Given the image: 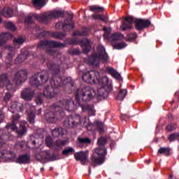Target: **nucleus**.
<instances>
[{"instance_id": "f257e3e1", "label": "nucleus", "mask_w": 179, "mask_h": 179, "mask_svg": "<svg viewBox=\"0 0 179 179\" xmlns=\"http://www.w3.org/2000/svg\"><path fill=\"white\" fill-rule=\"evenodd\" d=\"M27 79V70H20L14 76L13 84L10 83V81L8 80V76L6 74H2L0 76V87L6 86L8 90H15L17 85L23 83Z\"/></svg>"}, {"instance_id": "f03ea898", "label": "nucleus", "mask_w": 179, "mask_h": 179, "mask_svg": "<svg viewBox=\"0 0 179 179\" xmlns=\"http://www.w3.org/2000/svg\"><path fill=\"white\" fill-rule=\"evenodd\" d=\"M99 148H96L93 152L90 158L91 166H97L104 163V157L107 155V150L104 145L107 143V138L101 137L98 139Z\"/></svg>"}, {"instance_id": "7ed1b4c3", "label": "nucleus", "mask_w": 179, "mask_h": 179, "mask_svg": "<svg viewBox=\"0 0 179 179\" xmlns=\"http://www.w3.org/2000/svg\"><path fill=\"white\" fill-rule=\"evenodd\" d=\"M83 80L86 83H99L101 87L99 91L103 92V87L108 85V78L103 77L100 79V73L96 71H90L83 75Z\"/></svg>"}, {"instance_id": "20e7f679", "label": "nucleus", "mask_w": 179, "mask_h": 179, "mask_svg": "<svg viewBox=\"0 0 179 179\" xmlns=\"http://www.w3.org/2000/svg\"><path fill=\"white\" fill-rule=\"evenodd\" d=\"M62 15V12L61 11H52L50 13L40 15H28V17H25V22L31 23V20H33V19H36V20H39V22H44L45 23H47V20H50V19L61 17Z\"/></svg>"}, {"instance_id": "39448f33", "label": "nucleus", "mask_w": 179, "mask_h": 179, "mask_svg": "<svg viewBox=\"0 0 179 179\" xmlns=\"http://www.w3.org/2000/svg\"><path fill=\"white\" fill-rule=\"evenodd\" d=\"M97 55H94L89 57L88 63L93 66H97L100 64V61H108V55L106 53V49L101 45L97 47Z\"/></svg>"}, {"instance_id": "423d86ee", "label": "nucleus", "mask_w": 179, "mask_h": 179, "mask_svg": "<svg viewBox=\"0 0 179 179\" xmlns=\"http://www.w3.org/2000/svg\"><path fill=\"white\" fill-rule=\"evenodd\" d=\"M96 96V92L94 90L86 87L83 90H78L76 94V99L79 100L80 99H83L85 101H89V100H92Z\"/></svg>"}, {"instance_id": "0eeeda50", "label": "nucleus", "mask_w": 179, "mask_h": 179, "mask_svg": "<svg viewBox=\"0 0 179 179\" xmlns=\"http://www.w3.org/2000/svg\"><path fill=\"white\" fill-rule=\"evenodd\" d=\"M48 73H45L44 75H41L40 73L35 74L30 78V84L32 86H40V85H43V83H46L47 80H48Z\"/></svg>"}, {"instance_id": "6e6552de", "label": "nucleus", "mask_w": 179, "mask_h": 179, "mask_svg": "<svg viewBox=\"0 0 179 179\" xmlns=\"http://www.w3.org/2000/svg\"><path fill=\"white\" fill-rule=\"evenodd\" d=\"M42 44L45 45L48 54L50 55H55V54H57L54 48H57V47H64V45L61 43L52 41H45L42 42Z\"/></svg>"}, {"instance_id": "1a4fd4ad", "label": "nucleus", "mask_w": 179, "mask_h": 179, "mask_svg": "<svg viewBox=\"0 0 179 179\" xmlns=\"http://www.w3.org/2000/svg\"><path fill=\"white\" fill-rule=\"evenodd\" d=\"M74 157L76 160L80 161L83 166L89 163V152L88 151H81L76 152L74 154Z\"/></svg>"}, {"instance_id": "9d476101", "label": "nucleus", "mask_w": 179, "mask_h": 179, "mask_svg": "<svg viewBox=\"0 0 179 179\" xmlns=\"http://www.w3.org/2000/svg\"><path fill=\"white\" fill-rule=\"evenodd\" d=\"M137 19L132 16H127L124 17V20L123 24L121 25L120 29L124 31V30H128V29H131L132 27V23H135Z\"/></svg>"}, {"instance_id": "9b49d317", "label": "nucleus", "mask_w": 179, "mask_h": 179, "mask_svg": "<svg viewBox=\"0 0 179 179\" xmlns=\"http://www.w3.org/2000/svg\"><path fill=\"white\" fill-rule=\"evenodd\" d=\"M150 26V21L148 20H141L137 19L135 21V27L136 30H143V29H146Z\"/></svg>"}, {"instance_id": "f8f14e48", "label": "nucleus", "mask_w": 179, "mask_h": 179, "mask_svg": "<svg viewBox=\"0 0 179 179\" xmlns=\"http://www.w3.org/2000/svg\"><path fill=\"white\" fill-rule=\"evenodd\" d=\"M63 29H66L67 30H72L73 29V22L72 21V18H71L69 21L66 20L64 23L59 22L56 24V28L59 29V27Z\"/></svg>"}, {"instance_id": "ddd939ff", "label": "nucleus", "mask_w": 179, "mask_h": 179, "mask_svg": "<svg viewBox=\"0 0 179 179\" xmlns=\"http://www.w3.org/2000/svg\"><path fill=\"white\" fill-rule=\"evenodd\" d=\"M21 96L24 100L29 101L33 99V96H34V91L29 88H27L22 92Z\"/></svg>"}, {"instance_id": "4468645a", "label": "nucleus", "mask_w": 179, "mask_h": 179, "mask_svg": "<svg viewBox=\"0 0 179 179\" xmlns=\"http://www.w3.org/2000/svg\"><path fill=\"white\" fill-rule=\"evenodd\" d=\"M80 46L83 48L84 54H87L90 50H92V47H90V41L88 39H83L80 42Z\"/></svg>"}, {"instance_id": "2eb2a0df", "label": "nucleus", "mask_w": 179, "mask_h": 179, "mask_svg": "<svg viewBox=\"0 0 179 179\" xmlns=\"http://www.w3.org/2000/svg\"><path fill=\"white\" fill-rule=\"evenodd\" d=\"M12 37H13V36H12V34L9 33L1 34V35L0 36V47L1 45H2V44H3V43H6V41H8V40H10Z\"/></svg>"}, {"instance_id": "dca6fc26", "label": "nucleus", "mask_w": 179, "mask_h": 179, "mask_svg": "<svg viewBox=\"0 0 179 179\" xmlns=\"http://www.w3.org/2000/svg\"><path fill=\"white\" fill-rule=\"evenodd\" d=\"M32 5L36 9H41L45 6V0H32Z\"/></svg>"}, {"instance_id": "f3484780", "label": "nucleus", "mask_w": 179, "mask_h": 179, "mask_svg": "<svg viewBox=\"0 0 179 179\" xmlns=\"http://www.w3.org/2000/svg\"><path fill=\"white\" fill-rule=\"evenodd\" d=\"M17 163L20 164L30 163V157L29 155H22L17 159Z\"/></svg>"}, {"instance_id": "a211bd4d", "label": "nucleus", "mask_w": 179, "mask_h": 179, "mask_svg": "<svg viewBox=\"0 0 179 179\" xmlns=\"http://www.w3.org/2000/svg\"><path fill=\"white\" fill-rule=\"evenodd\" d=\"M10 109L13 110H11L12 113H15V111L22 112L23 111V105L21 103H14L11 105Z\"/></svg>"}, {"instance_id": "6ab92c4d", "label": "nucleus", "mask_w": 179, "mask_h": 179, "mask_svg": "<svg viewBox=\"0 0 179 179\" xmlns=\"http://www.w3.org/2000/svg\"><path fill=\"white\" fill-rule=\"evenodd\" d=\"M2 15L5 16V17H12V16H13V11L9 8H4L2 11Z\"/></svg>"}, {"instance_id": "aec40b11", "label": "nucleus", "mask_w": 179, "mask_h": 179, "mask_svg": "<svg viewBox=\"0 0 179 179\" xmlns=\"http://www.w3.org/2000/svg\"><path fill=\"white\" fill-rule=\"evenodd\" d=\"M60 104L62 105V108H64V110H67L68 111H69L70 109V106L71 104H73V102L72 101V100H66L64 101V103H61Z\"/></svg>"}, {"instance_id": "412c9836", "label": "nucleus", "mask_w": 179, "mask_h": 179, "mask_svg": "<svg viewBox=\"0 0 179 179\" xmlns=\"http://www.w3.org/2000/svg\"><path fill=\"white\" fill-rule=\"evenodd\" d=\"M73 34V36H87L89 34V29L84 28L81 31H75Z\"/></svg>"}, {"instance_id": "4be33fe9", "label": "nucleus", "mask_w": 179, "mask_h": 179, "mask_svg": "<svg viewBox=\"0 0 179 179\" xmlns=\"http://www.w3.org/2000/svg\"><path fill=\"white\" fill-rule=\"evenodd\" d=\"M45 118L47 122H52L54 123L55 121H57V117L54 116V113H50L45 115Z\"/></svg>"}, {"instance_id": "5701e85b", "label": "nucleus", "mask_w": 179, "mask_h": 179, "mask_svg": "<svg viewBox=\"0 0 179 179\" xmlns=\"http://www.w3.org/2000/svg\"><path fill=\"white\" fill-rule=\"evenodd\" d=\"M127 90H120L119 92V94L117 96V100L122 101L124 99H125V96H127Z\"/></svg>"}, {"instance_id": "b1692460", "label": "nucleus", "mask_w": 179, "mask_h": 179, "mask_svg": "<svg viewBox=\"0 0 179 179\" xmlns=\"http://www.w3.org/2000/svg\"><path fill=\"white\" fill-rule=\"evenodd\" d=\"M90 10H91V12L100 13V12H103V10H104V8L103 7H100L98 6H91L90 7Z\"/></svg>"}, {"instance_id": "393cba45", "label": "nucleus", "mask_w": 179, "mask_h": 179, "mask_svg": "<svg viewBox=\"0 0 179 179\" xmlns=\"http://www.w3.org/2000/svg\"><path fill=\"white\" fill-rule=\"evenodd\" d=\"M107 71L111 74L112 76H113V78H116V79H119V78L121 76L118 72L115 71V70L111 68H108Z\"/></svg>"}, {"instance_id": "a878e982", "label": "nucleus", "mask_w": 179, "mask_h": 179, "mask_svg": "<svg viewBox=\"0 0 179 179\" xmlns=\"http://www.w3.org/2000/svg\"><path fill=\"white\" fill-rule=\"evenodd\" d=\"M159 155H166V156H170V149L167 148H161L158 150Z\"/></svg>"}, {"instance_id": "bb28decb", "label": "nucleus", "mask_w": 179, "mask_h": 179, "mask_svg": "<svg viewBox=\"0 0 179 179\" xmlns=\"http://www.w3.org/2000/svg\"><path fill=\"white\" fill-rule=\"evenodd\" d=\"M26 125H27V122H23L20 124V130L18 131L19 135H23L26 132Z\"/></svg>"}, {"instance_id": "cd10ccee", "label": "nucleus", "mask_w": 179, "mask_h": 179, "mask_svg": "<svg viewBox=\"0 0 179 179\" xmlns=\"http://www.w3.org/2000/svg\"><path fill=\"white\" fill-rule=\"evenodd\" d=\"M45 142L48 148H54L55 144L52 142V138H51V136L46 137Z\"/></svg>"}, {"instance_id": "c85d7f7f", "label": "nucleus", "mask_w": 179, "mask_h": 179, "mask_svg": "<svg viewBox=\"0 0 179 179\" xmlns=\"http://www.w3.org/2000/svg\"><path fill=\"white\" fill-rule=\"evenodd\" d=\"M75 152V150L73 148H66L62 151V155H64L65 156H68V155H72Z\"/></svg>"}, {"instance_id": "c756f323", "label": "nucleus", "mask_w": 179, "mask_h": 179, "mask_svg": "<svg viewBox=\"0 0 179 179\" xmlns=\"http://www.w3.org/2000/svg\"><path fill=\"white\" fill-rule=\"evenodd\" d=\"M6 129L8 131H15L17 132V127H16V124H15V122H13L11 124H8Z\"/></svg>"}, {"instance_id": "7c9ffc66", "label": "nucleus", "mask_w": 179, "mask_h": 179, "mask_svg": "<svg viewBox=\"0 0 179 179\" xmlns=\"http://www.w3.org/2000/svg\"><path fill=\"white\" fill-rule=\"evenodd\" d=\"M7 50H8V51H11L10 53H8V61H9L8 64H10V62H12V57H13V51H15V48L10 46L7 48Z\"/></svg>"}, {"instance_id": "2f4dec72", "label": "nucleus", "mask_w": 179, "mask_h": 179, "mask_svg": "<svg viewBox=\"0 0 179 179\" xmlns=\"http://www.w3.org/2000/svg\"><path fill=\"white\" fill-rule=\"evenodd\" d=\"M43 94L44 96H45L46 97H48L49 99H52V97H54V96L52 95V93H51V90L48 88H46L43 91Z\"/></svg>"}, {"instance_id": "473e14b6", "label": "nucleus", "mask_w": 179, "mask_h": 179, "mask_svg": "<svg viewBox=\"0 0 179 179\" xmlns=\"http://www.w3.org/2000/svg\"><path fill=\"white\" fill-rule=\"evenodd\" d=\"M96 124L98 127L99 133L103 134V132H104V124H103L101 122H99V121L96 122Z\"/></svg>"}, {"instance_id": "72a5a7b5", "label": "nucleus", "mask_w": 179, "mask_h": 179, "mask_svg": "<svg viewBox=\"0 0 179 179\" xmlns=\"http://www.w3.org/2000/svg\"><path fill=\"white\" fill-rule=\"evenodd\" d=\"M54 145L56 148H61L62 146H64V145H66V141L58 140Z\"/></svg>"}, {"instance_id": "f704fd0d", "label": "nucleus", "mask_w": 179, "mask_h": 179, "mask_svg": "<svg viewBox=\"0 0 179 179\" xmlns=\"http://www.w3.org/2000/svg\"><path fill=\"white\" fill-rule=\"evenodd\" d=\"M4 26L6 27V29H8L9 30H15V25H13V23L10 22H5Z\"/></svg>"}, {"instance_id": "c9c22d12", "label": "nucleus", "mask_w": 179, "mask_h": 179, "mask_svg": "<svg viewBox=\"0 0 179 179\" xmlns=\"http://www.w3.org/2000/svg\"><path fill=\"white\" fill-rule=\"evenodd\" d=\"M34 112L28 113V121L30 124H34Z\"/></svg>"}, {"instance_id": "e433bc0d", "label": "nucleus", "mask_w": 179, "mask_h": 179, "mask_svg": "<svg viewBox=\"0 0 179 179\" xmlns=\"http://www.w3.org/2000/svg\"><path fill=\"white\" fill-rule=\"evenodd\" d=\"M78 141L80 143H90L92 142L89 138H78Z\"/></svg>"}, {"instance_id": "4c0bfd02", "label": "nucleus", "mask_w": 179, "mask_h": 179, "mask_svg": "<svg viewBox=\"0 0 179 179\" xmlns=\"http://www.w3.org/2000/svg\"><path fill=\"white\" fill-rule=\"evenodd\" d=\"M24 40L25 39L23 37H18L14 40V44L15 45L17 44H23V43H24Z\"/></svg>"}, {"instance_id": "58836bf2", "label": "nucleus", "mask_w": 179, "mask_h": 179, "mask_svg": "<svg viewBox=\"0 0 179 179\" xmlns=\"http://www.w3.org/2000/svg\"><path fill=\"white\" fill-rule=\"evenodd\" d=\"M125 47L126 45L124 43H118L114 45V48H115L116 50H121L122 48H125Z\"/></svg>"}, {"instance_id": "ea45409f", "label": "nucleus", "mask_w": 179, "mask_h": 179, "mask_svg": "<svg viewBox=\"0 0 179 179\" xmlns=\"http://www.w3.org/2000/svg\"><path fill=\"white\" fill-rule=\"evenodd\" d=\"M176 128H177V125L176 124H171L166 127V130L171 132V131H174Z\"/></svg>"}, {"instance_id": "a19ab883", "label": "nucleus", "mask_w": 179, "mask_h": 179, "mask_svg": "<svg viewBox=\"0 0 179 179\" xmlns=\"http://www.w3.org/2000/svg\"><path fill=\"white\" fill-rule=\"evenodd\" d=\"M59 131H61V129H55L52 131V134L55 136H59Z\"/></svg>"}, {"instance_id": "79ce46f5", "label": "nucleus", "mask_w": 179, "mask_h": 179, "mask_svg": "<svg viewBox=\"0 0 179 179\" xmlns=\"http://www.w3.org/2000/svg\"><path fill=\"white\" fill-rule=\"evenodd\" d=\"M10 99H12V94L9 92H7L6 94V96H4V101L8 103V101H9V100H10Z\"/></svg>"}, {"instance_id": "37998d69", "label": "nucleus", "mask_w": 179, "mask_h": 179, "mask_svg": "<svg viewBox=\"0 0 179 179\" xmlns=\"http://www.w3.org/2000/svg\"><path fill=\"white\" fill-rule=\"evenodd\" d=\"M99 20H101L102 22H106L107 20H108V17L107 16L101 15V17L99 18Z\"/></svg>"}, {"instance_id": "c03bdc74", "label": "nucleus", "mask_w": 179, "mask_h": 179, "mask_svg": "<svg viewBox=\"0 0 179 179\" xmlns=\"http://www.w3.org/2000/svg\"><path fill=\"white\" fill-rule=\"evenodd\" d=\"M19 118H20V115L17 113L13 115V120L14 122L17 121V120H19Z\"/></svg>"}, {"instance_id": "a18cd8bd", "label": "nucleus", "mask_w": 179, "mask_h": 179, "mask_svg": "<svg viewBox=\"0 0 179 179\" xmlns=\"http://www.w3.org/2000/svg\"><path fill=\"white\" fill-rule=\"evenodd\" d=\"M2 134H3V131L2 130L0 129V139H6V138H8V136L6 135H2Z\"/></svg>"}, {"instance_id": "49530a36", "label": "nucleus", "mask_w": 179, "mask_h": 179, "mask_svg": "<svg viewBox=\"0 0 179 179\" xmlns=\"http://www.w3.org/2000/svg\"><path fill=\"white\" fill-rule=\"evenodd\" d=\"M36 104H41L43 103V99L41 98H37L36 99Z\"/></svg>"}, {"instance_id": "de8ad7c7", "label": "nucleus", "mask_w": 179, "mask_h": 179, "mask_svg": "<svg viewBox=\"0 0 179 179\" xmlns=\"http://www.w3.org/2000/svg\"><path fill=\"white\" fill-rule=\"evenodd\" d=\"M92 16H93L94 19H99L100 20V17H101V15L95 14Z\"/></svg>"}, {"instance_id": "09e8293b", "label": "nucleus", "mask_w": 179, "mask_h": 179, "mask_svg": "<svg viewBox=\"0 0 179 179\" xmlns=\"http://www.w3.org/2000/svg\"><path fill=\"white\" fill-rule=\"evenodd\" d=\"M4 116L3 114H2V111L0 110V122H2L3 120Z\"/></svg>"}, {"instance_id": "8fccbe9b", "label": "nucleus", "mask_w": 179, "mask_h": 179, "mask_svg": "<svg viewBox=\"0 0 179 179\" xmlns=\"http://www.w3.org/2000/svg\"><path fill=\"white\" fill-rule=\"evenodd\" d=\"M112 37L115 38V40H118V34H113Z\"/></svg>"}, {"instance_id": "3c124183", "label": "nucleus", "mask_w": 179, "mask_h": 179, "mask_svg": "<svg viewBox=\"0 0 179 179\" xmlns=\"http://www.w3.org/2000/svg\"><path fill=\"white\" fill-rule=\"evenodd\" d=\"M3 146H5V143L0 142V149H1V148H3Z\"/></svg>"}, {"instance_id": "603ef678", "label": "nucleus", "mask_w": 179, "mask_h": 179, "mask_svg": "<svg viewBox=\"0 0 179 179\" xmlns=\"http://www.w3.org/2000/svg\"><path fill=\"white\" fill-rule=\"evenodd\" d=\"M103 31H106V32L110 31V29L103 27Z\"/></svg>"}, {"instance_id": "864d4df0", "label": "nucleus", "mask_w": 179, "mask_h": 179, "mask_svg": "<svg viewBox=\"0 0 179 179\" xmlns=\"http://www.w3.org/2000/svg\"><path fill=\"white\" fill-rule=\"evenodd\" d=\"M131 38V40L136 38V34H133V37Z\"/></svg>"}, {"instance_id": "5fc2aeb1", "label": "nucleus", "mask_w": 179, "mask_h": 179, "mask_svg": "<svg viewBox=\"0 0 179 179\" xmlns=\"http://www.w3.org/2000/svg\"><path fill=\"white\" fill-rule=\"evenodd\" d=\"M90 115H96V112L92 111V113H90Z\"/></svg>"}, {"instance_id": "6e6d98bb", "label": "nucleus", "mask_w": 179, "mask_h": 179, "mask_svg": "<svg viewBox=\"0 0 179 179\" xmlns=\"http://www.w3.org/2000/svg\"><path fill=\"white\" fill-rule=\"evenodd\" d=\"M17 145H20V148H23V145H22V144H20V143H18Z\"/></svg>"}, {"instance_id": "4d7b16f0", "label": "nucleus", "mask_w": 179, "mask_h": 179, "mask_svg": "<svg viewBox=\"0 0 179 179\" xmlns=\"http://www.w3.org/2000/svg\"><path fill=\"white\" fill-rule=\"evenodd\" d=\"M16 59L17 61H19V59H20V57H17Z\"/></svg>"}, {"instance_id": "13d9d810", "label": "nucleus", "mask_w": 179, "mask_h": 179, "mask_svg": "<svg viewBox=\"0 0 179 179\" xmlns=\"http://www.w3.org/2000/svg\"><path fill=\"white\" fill-rule=\"evenodd\" d=\"M58 108H59L58 106H55L56 110H58Z\"/></svg>"}, {"instance_id": "bf43d9fd", "label": "nucleus", "mask_w": 179, "mask_h": 179, "mask_svg": "<svg viewBox=\"0 0 179 179\" xmlns=\"http://www.w3.org/2000/svg\"><path fill=\"white\" fill-rule=\"evenodd\" d=\"M33 144H34V145H36V141H33Z\"/></svg>"}, {"instance_id": "052dcab7", "label": "nucleus", "mask_w": 179, "mask_h": 179, "mask_svg": "<svg viewBox=\"0 0 179 179\" xmlns=\"http://www.w3.org/2000/svg\"><path fill=\"white\" fill-rule=\"evenodd\" d=\"M106 34H107V32L103 34L104 37H106Z\"/></svg>"}, {"instance_id": "680f3d73", "label": "nucleus", "mask_w": 179, "mask_h": 179, "mask_svg": "<svg viewBox=\"0 0 179 179\" xmlns=\"http://www.w3.org/2000/svg\"><path fill=\"white\" fill-rule=\"evenodd\" d=\"M38 111H39V113H41V109H39Z\"/></svg>"}, {"instance_id": "e2e57ef3", "label": "nucleus", "mask_w": 179, "mask_h": 179, "mask_svg": "<svg viewBox=\"0 0 179 179\" xmlns=\"http://www.w3.org/2000/svg\"><path fill=\"white\" fill-rule=\"evenodd\" d=\"M31 109H32V110H34V107H31Z\"/></svg>"}, {"instance_id": "0e129e2a", "label": "nucleus", "mask_w": 179, "mask_h": 179, "mask_svg": "<svg viewBox=\"0 0 179 179\" xmlns=\"http://www.w3.org/2000/svg\"><path fill=\"white\" fill-rule=\"evenodd\" d=\"M89 172L90 173V167H89Z\"/></svg>"}, {"instance_id": "69168bd1", "label": "nucleus", "mask_w": 179, "mask_h": 179, "mask_svg": "<svg viewBox=\"0 0 179 179\" xmlns=\"http://www.w3.org/2000/svg\"><path fill=\"white\" fill-rule=\"evenodd\" d=\"M48 66H49V68H51V66H50V64H48Z\"/></svg>"}, {"instance_id": "338daca9", "label": "nucleus", "mask_w": 179, "mask_h": 179, "mask_svg": "<svg viewBox=\"0 0 179 179\" xmlns=\"http://www.w3.org/2000/svg\"><path fill=\"white\" fill-rule=\"evenodd\" d=\"M1 57H2V55L0 53V58H1Z\"/></svg>"}, {"instance_id": "774afa93", "label": "nucleus", "mask_w": 179, "mask_h": 179, "mask_svg": "<svg viewBox=\"0 0 179 179\" xmlns=\"http://www.w3.org/2000/svg\"><path fill=\"white\" fill-rule=\"evenodd\" d=\"M100 96H103V94H100Z\"/></svg>"}]
</instances>
